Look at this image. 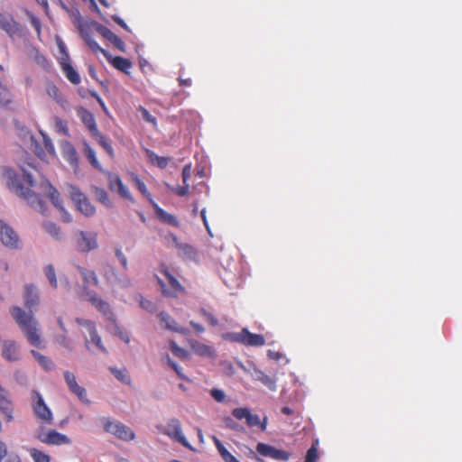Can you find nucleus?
I'll return each instance as SVG.
<instances>
[{
	"label": "nucleus",
	"mask_w": 462,
	"mask_h": 462,
	"mask_svg": "<svg viewBox=\"0 0 462 462\" xmlns=\"http://www.w3.org/2000/svg\"><path fill=\"white\" fill-rule=\"evenodd\" d=\"M190 326L199 333H202L204 331V328L202 325L196 323L194 321H190Z\"/></svg>",
	"instance_id": "nucleus-63"
},
{
	"label": "nucleus",
	"mask_w": 462,
	"mask_h": 462,
	"mask_svg": "<svg viewBox=\"0 0 462 462\" xmlns=\"http://www.w3.org/2000/svg\"><path fill=\"white\" fill-rule=\"evenodd\" d=\"M189 346H190L191 350L195 354H197L200 356H213V353H214L213 349L210 346H208L199 341L191 340L189 342Z\"/></svg>",
	"instance_id": "nucleus-31"
},
{
	"label": "nucleus",
	"mask_w": 462,
	"mask_h": 462,
	"mask_svg": "<svg viewBox=\"0 0 462 462\" xmlns=\"http://www.w3.org/2000/svg\"><path fill=\"white\" fill-rule=\"evenodd\" d=\"M64 159L74 168L79 166V157L75 147L69 142H64L61 146Z\"/></svg>",
	"instance_id": "nucleus-25"
},
{
	"label": "nucleus",
	"mask_w": 462,
	"mask_h": 462,
	"mask_svg": "<svg viewBox=\"0 0 462 462\" xmlns=\"http://www.w3.org/2000/svg\"><path fill=\"white\" fill-rule=\"evenodd\" d=\"M2 356L9 362L20 360L21 355L19 346L14 340H5L2 344Z\"/></svg>",
	"instance_id": "nucleus-20"
},
{
	"label": "nucleus",
	"mask_w": 462,
	"mask_h": 462,
	"mask_svg": "<svg viewBox=\"0 0 462 462\" xmlns=\"http://www.w3.org/2000/svg\"><path fill=\"white\" fill-rule=\"evenodd\" d=\"M252 376L254 381L261 382L271 391L276 390V378L274 376H270L264 374L262 370L256 368L254 369Z\"/></svg>",
	"instance_id": "nucleus-26"
},
{
	"label": "nucleus",
	"mask_w": 462,
	"mask_h": 462,
	"mask_svg": "<svg viewBox=\"0 0 462 462\" xmlns=\"http://www.w3.org/2000/svg\"><path fill=\"white\" fill-rule=\"evenodd\" d=\"M0 239L2 243L11 248H17L19 245V237L14 229L5 225H1L0 227Z\"/></svg>",
	"instance_id": "nucleus-18"
},
{
	"label": "nucleus",
	"mask_w": 462,
	"mask_h": 462,
	"mask_svg": "<svg viewBox=\"0 0 462 462\" xmlns=\"http://www.w3.org/2000/svg\"><path fill=\"white\" fill-rule=\"evenodd\" d=\"M110 370L113 373V374L116 376V378L117 380H119L120 382H122L125 384L131 383V378L128 375L126 370H125V369L121 370V369H116V368H110Z\"/></svg>",
	"instance_id": "nucleus-42"
},
{
	"label": "nucleus",
	"mask_w": 462,
	"mask_h": 462,
	"mask_svg": "<svg viewBox=\"0 0 462 462\" xmlns=\"http://www.w3.org/2000/svg\"><path fill=\"white\" fill-rule=\"evenodd\" d=\"M75 322L82 328L81 333L83 334V336L86 337V335L88 334L90 337V341L87 339L85 342V346L88 349L90 348L89 344L92 343L101 351L106 352V349L102 344L101 337L97 332L96 324L94 321L77 318L75 319Z\"/></svg>",
	"instance_id": "nucleus-6"
},
{
	"label": "nucleus",
	"mask_w": 462,
	"mask_h": 462,
	"mask_svg": "<svg viewBox=\"0 0 462 462\" xmlns=\"http://www.w3.org/2000/svg\"><path fill=\"white\" fill-rule=\"evenodd\" d=\"M34 152L36 153V155L42 159L43 158V155H44V152L42 151V149L41 147H39V145L36 143L35 144V150H34Z\"/></svg>",
	"instance_id": "nucleus-64"
},
{
	"label": "nucleus",
	"mask_w": 462,
	"mask_h": 462,
	"mask_svg": "<svg viewBox=\"0 0 462 462\" xmlns=\"http://www.w3.org/2000/svg\"><path fill=\"white\" fill-rule=\"evenodd\" d=\"M131 178L137 189L143 195V197H145L148 199V201L152 205V202H154V200L144 182L138 177L137 174L134 172L131 173Z\"/></svg>",
	"instance_id": "nucleus-33"
},
{
	"label": "nucleus",
	"mask_w": 462,
	"mask_h": 462,
	"mask_svg": "<svg viewBox=\"0 0 462 462\" xmlns=\"http://www.w3.org/2000/svg\"><path fill=\"white\" fill-rule=\"evenodd\" d=\"M232 340L247 346H262L265 344L264 337L261 334L251 333L247 328L231 335Z\"/></svg>",
	"instance_id": "nucleus-9"
},
{
	"label": "nucleus",
	"mask_w": 462,
	"mask_h": 462,
	"mask_svg": "<svg viewBox=\"0 0 462 462\" xmlns=\"http://www.w3.org/2000/svg\"><path fill=\"white\" fill-rule=\"evenodd\" d=\"M214 444L224 460V462H240L235 456H233L227 448L223 445V443L216 437L213 436L212 438Z\"/></svg>",
	"instance_id": "nucleus-30"
},
{
	"label": "nucleus",
	"mask_w": 462,
	"mask_h": 462,
	"mask_svg": "<svg viewBox=\"0 0 462 462\" xmlns=\"http://www.w3.org/2000/svg\"><path fill=\"white\" fill-rule=\"evenodd\" d=\"M256 451L264 457H270L277 461H287L291 457V453L282 449H278L273 446L259 442L256 445Z\"/></svg>",
	"instance_id": "nucleus-12"
},
{
	"label": "nucleus",
	"mask_w": 462,
	"mask_h": 462,
	"mask_svg": "<svg viewBox=\"0 0 462 462\" xmlns=\"http://www.w3.org/2000/svg\"><path fill=\"white\" fill-rule=\"evenodd\" d=\"M108 183L111 190H116L122 198L132 202L134 201V198L132 197L129 189L124 185L119 176L108 173Z\"/></svg>",
	"instance_id": "nucleus-19"
},
{
	"label": "nucleus",
	"mask_w": 462,
	"mask_h": 462,
	"mask_svg": "<svg viewBox=\"0 0 462 462\" xmlns=\"http://www.w3.org/2000/svg\"><path fill=\"white\" fill-rule=\"evenodd\" d=\"M97 235L95 232L79 231L76 237L78 251L88 253L97 248Z\"/></svg>",
	"instance_id": "nucleus-10"
},
{
	"label": "nucleus",
	"mask_w": 462,
	"mask_h": 462,
	"mask_svg": "<svg viewBox=\"0 0 462 462\" xmlns=\"http://www.w3.org/2000/svg\"><path fill=\"white\" fill-rule=\"evenodd\" d=\"M152 208H153V209L155 211L156 216L162 221L166 222V223H168L170 225H172V226H177L178 225V220H177L176 217L171 215V214H169L164 209L160 208L159 205L155 201L152 202Z\"/></svg>",
	"instance_id": "nucleus-32"
},
{
	"label": "nucleus",
	"mask_w": 462,
	"mask_h": 462,
	"mask_svg": "<svg viewBox=\"0 0 462 462\" xmlns=\"http://www.w3.org/2000/svg\"><path fill=\"white\" fill-rule=\"evenodd\" d=\"M82 144H83L84 153L87 157V160L90 163V165L93 168H95L96 170L102 171H103L102 165L98 162L94 149H92L90 147V145L88 144V143L87 141H84Z\"/></svg>",
	"instance_id": "nucleus-29"
},
{
	"label": "nucleus",
	"mask_w": 462,
	"mask_h": 462,
	"mask_svg": "<svg viewBox=\"0 0 462 462\" xmlns=\"http://www.w3.org/2000/svg\"><path fill=\"white\" fill-rule=\"evenodd\" d=\"M78 114L82 123L88 129L91 134H97L99 131L97 129L94 115L84 107H79L78 109Z\"/></svg>",
	"instance_id": "nucleus-22"
},
{
	"label": "nucleus",
	"mask_w": 462,
	"mask_h": 462,
	"mask_svg": "<svg viewBox=\"0 0 462 462\" xmlns=\"http://www.w3.org/2000/svg\"><path fill=\"white\" fill-rule=\"evenodd\" d=\"M64 379H65V382H66L69 391L72 393L77 395L78 398L82 402H85V403L89 402V401L87 398V392H86L85 388H83L78 384V383L76 381V377L72 373L66 371L64 373Z\"/></svg>",
	"instance_id": "nucleus-17"
},
{
	"label": "nucleus",
	"mask_w": 462,
	"mask_h": 462,
	"mask_svg": "<svg viewBox=\"0 0 462 462\" xmlns=\"http://www.w3.org/2000/svg\"><path fill=\"white\" fill-rule=\"evenodd\" d=\"M161 272L167 278L169 285L171 286V289H166L163 281L158 278V283L161 287L163 295L169 297H177L178 292H184V288L181 286L179 281L170 273V272L166 268L162 269Z\"/></svg>",
	"instance_id": "nucleus-14"
},
{
	"label": "nucleus",
	"mask_w": 462,
	"mask_h": 462,
	"mask_svg": "<svg viewBox=\"0 0 462 462\" xmlns=\"http://www.w3.org/2000/svg\"><path fill=\"white\" fill-rule=\"evenodd\" d=\"M178 81H179L180 86H181V87H190L191 84H192V80L189 78V79H181V78H180L178 79Z\"/></svg>",
	"instance_id": "nucleus-62"
},
{
	"label": "nucleus",
	"mask_w": 462,
	"mask_h": 462,
	"mask_svg": "<svg viewBox=\"0 0 462 462\" xmlns=\"http://www.w3.org/2000/svg\"><path fill=\"white\" fill-rule=\"evenodd\" d=\"M54 127L55 131L62 135L68 136L69 135V128L67 122L58 116L54 117Z\"/></svg>",
	"instance_id": "nucleus-39"
},
{
	"label": "nucleus",
	"mask_w": 462,
	"mask_h": 462,
	"mask_svg": "<svg viewBox=\"0 0 462 462\" xmlns=\"http://www.w3.org/2000/svg\"><path fill=\"white\" fill-rule=\"evenodd\" d=\"M76 268L82 277L85 290L86 287L88 286H98L99 281L95 271L87 269L79 265H77Z\"/></svg>",
	"instance_id": "nucleus-24"
},
{
	"label": "nucleus",
	"mask_w": 462,
	"mask_h": 462,
	"mask_svg": "<svg viewBox=\"0 0 462 462\" xmlns=\"http://www.w3.org/2000/svg\"><path fill=\"white\" fill-rule=\"evenodd\" d=\"M0 410L5 414L6 421H12L13 405L7 392L0 385Z\"/></svg>",
	"instance_id": "nucleus-23"
},
{
	"label": "nucleus",
	"mask_w": 462,
	"mask_h": 462,
	"mask_svg": "<svg viewBox=\"0 0 462 462\" xmlns=\"http://www.w3.org/2000/svg\"><path fill=\"white\" fill-rule=\"evenodd\" d=\"M37 439L44 444L47 445H67L70 444V439L64 434L58 432L55 430H51L45 431L43 430H40L37 434Z\"/></svg>",
	"instance_id": "nucleus-11"
},
{
	"label": "nucleus",
	"mask_w": 462,
	"mask_h": 462,
	"mask_svg": "<svg viewBox=\"0 0 462 462\" xmlns=\"http://www.w3.org/2000/svg\"><path fill=\"white\" fill-rule=\"evenodd\" d=\"M79 33L88 46L91 49V51L95 53H102L113 65L116 69L125 72L126 74L130 73V69L132 68V62L124 57L117 56L115 58H111L109 53L101 48L98 43L94 40L93 33L88 26H80Z\"/></svg>",
	"instance_id": "nucleus-3"
},
{
	"label": "nucleus",
	"mask_w": 462,
	"mask_h": 462,
	"mask_svg": "<svg viewBox=\"0 0 462 462\" xmlns=\"http://www.w3.org/2000/svg\"><path fill=\"white\" fill-rule=\"evenodd\" d=\"M171 190H172L174 193H176L180 197H184L189 193V185L187 183H184L183 186L177 187V188H171Z\"/></svg>",
	"instance_id": "nucleus-53"
},
{
	"label": "nucleus",
	"mask_w": 462,
	"mask_h": 462,
	"mask_svg": "<svg viewBox=\"0 0 462 462\" xmlns=\"http://www.w3.org/2000/svg\"><path fill=\"white\" fill-rule=\"evenodd\" d=\"M245 422L248 427L258 426V424H260V417L257 414H252L250 412Z\"/></svg>",
	"instance_id": "nucleus-52"
},
{
	"label": "nucleus",
	"mask_w": 462,
	"mask_h": 462,
	"mask_svg": "<svg viewBox=\"0 0 462 462\" xmlns=\"http://www.w3.org/2000/svg\"><path fill=\"white\" fill-rule=\"evenodd\" d=\"M29 454L34 462H51V457L48 454L35 448H31Z\"/></svg>",
	"instance_id": "nucleus-38"
},
{
	"label": "nucleus",
	"mask_w": 462,
	"mask_h": 462,
	"mask_svg": "<svg viewBox=\"0 0 462 462\" xmlns=\"http://www.w3.org/2000/svg\"><path fill=\"white\" fill-rule=\"evenodd\" d=\"M88 300L93 306H95L104 315L110 314V306L107 302L100 299L97 293L86 292Z\"/></svg>",
	"instance_id": "nucleus-28"
},
{
	"label": "nucleus",
	"mask_w": 462,
	"mask_h": 462,
	"mask_svg": "<svg viewBox=\"0 0 462 462\" xmlns=\"http://www.w3.org/2000/svg\"><path fill=\"white\" fill-rule=\"evenodd\" d=\"M44 229L47 233L52 236L55 238H59L60 236V228L59 226L52 222H46L43 225Z\"/></svg>",
	"instance_id": "nucleus-47"
},
{
	"label": "nucleus",
	"mask_w": 462,
	"mask_h": 462,
	"mask_svg": "<svg viewBox=\"0 0 462 462\" xmlns=\"http://www.w3.org/2000/svg\"><path fill=\"white\" fill-rule=\"evenodd\" d=\"M43 141H44V146H45V149L47 150V152L51 155L54 154L55 148H54V145L51 143V139L44 137Z\"/></svg>",
	"instance_id": "nucleus-57"
},
{
	"label": "nucleus",
	"mask_w": 462,
	"mask_h": 462,
	"mask_svg": "<svg viewBox=\"0 0 462 462\" xmlns=\"http://www.w3.org/2000/svg\"><path fill=\"white\" fill-rule=\"evenodd\" d=\"M190 170H191V167L190 165H185L182 169V179H183V182L184 183H187V180H189V178L190 177Z\"/></svg>",
	"instance_id": "nucleus-58"
},
{
	"label": "nucleus",
	"mask_w": 462,
	"mask_h": 462,
	"mask_svg": "<svg viewBox=\"0 0 462 462\" xmlns=\"http://www.w3.org/2000/svg\"><path fill=\"white\" fill-rule=\"evenodd\" d=\"M249 413H250V410L245 407L235 408L232 411V415L236 420H246Z\"/></svg>",
	"instance_id": "nucleus-45"
},
{
	"label": "nucleus",
	"mask_w": 462,
	"mask_h": 462,
	"mask_svg": "<svg viewBox=\"0 0 462 462\" xmlns=\"http://www.w3.org/2000/svg\"><path fill=\"white\" fill-rule=\"evenodd\" d=\"M200 217H201V219L203 221V224L208 231V233L211 236V231H210V227H209V225H208V219H207V217H206V209L203 208L201 211H200Z\"/></svg>",
	"instance_id": "nucleus-59"
},
{
	"label": "nucleus",
	"mask_w": 462,
	"mask_h": 462,
	"mask_svg": "<svg viewBox=\"0 0 462 462\" xmlns=\"http://www.w3.org/2000/svg\"><path fill=\"white\" fill-rule=\"evenodd\" d=\"M31 354L45 371H50L52 368L53 364L48 356L42 355L36 350H32Z\"/></svg>",
	"instance_id": "nucleus-35"
},
{
	"label": "nucleus",
	"mask_w": 462,
	"mask_h": 462,
	"mask_svg": "<svg viewBox=\"0 0 462 462\" xmlns=\"http://www.w3.org/2000/svg\"><path fill=\"white\" fill-rule=\"evenodd\" d=\"M44 273L47 277V279L50 282V284L52 288L56 289L58 286L56 273L53 265L49 264L44 268Z\"/></svg>",
	"instance_id": "nucleus-43"
},
{
	"label": "nucleus",
	"mask_w": 462,
	"mask_h": 462,
	"mask_svg": "<svg viewBox=\"0 0 462 462\" xmlns=\"http://www.w3.org/2000/svg\"><path fill=\"white\" fill-rule=\"evenodd\" d=\"M46 93L50 97L55 100L63 109L68 107V101L60 92L59 88L52 83H48L46 87Z\"/></svg>",
	"instance_id": "nucleus-27"
},
{
	"label": "nucleus",
	"mask_w": 462,
	"mask_h": 462,
	"mask_svg": "<svg viewBox=\"0 0 462 462\" xmlns=\"http://www.w3.org/2000/svg\"><path fill=\"white\" fill-rule=\"evenodd\" d=\"M69 193L70 198L75 203L79 211H80L86 217H91L95 214V207L90 203L88 199L86 197L84 193L80 191L79 189L76 187H71Z\"/></svg>",
	"instance_id": "nucleus-8"
},
{
	"label": "nucleus",
	"mask_w": 462,
	"mask_h": 462,
	"mask_svg": "<svg viewBox=\"0 0 462 462\" xmlns=\"http://www.w3.org/2000/svg\"><path fill=\"white\" fill-rule=\"evenodd\" d=\"M203 316L211 326L216 327L218 325V320L213 314L207 311H203Z\"/></svg>",
	"instance_id": "nucleus-56"
},
{
	"label": "nucleus",
	"mask_w": 462,
	"mask_h": 462,
	"mask_svg": "<svg viewBox=\"0 0 462 462\" xmlns=\"http://www.w3.org/2000/svg\"><path fill=\"white\" fill-rule=\"evenodd\" d=\"M224 421H225L226 426L228 429H231L234 430H238L239 429H243L242 427L239 426L238 423H236L233 419L229 418V417L225 418Z\"/></svg>",
	"instance_id": "nucleus-54"
},
{
	"label": "nucleus",
	"mask_w": 462,
	"mask_h": 462,
	"mask_svg": "<svg viewBox=\"0 0 462 462\" xmlns=\"http://www.w3.org/2000/svg\"><path fill=\"white\" fill-rule=\"evenodd\" d=\"M148 157L152 163H156L158 167L163 169L168 165V158L157 155L152 151H147Z\"/></svg>",
	"instance_id": "nucleus-41"
},
{
	"label": "nucleus",
	"mask_w": 462,
	"mask_h": 462,
	"mask_svg": "<svg viewBox=\"0 0 462 462\" xmlns=\"http://www.w3.org/2000/svg\"><path fill=\"white\" fill-rule=\"evenodd\" d=\"M318 459H319L318 449L314 446H312L307 451V454L305 457V462H317Z\"/></svg>",
	"instance_id": "nucleus-50"
},
{
	"label": "nucleus",
	"mask_w": 462,
	"mask_h": 462,
	"mask_svg": "<svg viewBox=\"0 0 462 462\" xmlns=\"http://www.w3.org/2000/svg\"><path fill=\"white\" fill-rule=\"evenodd\" d=\"M162 433L167 435L168 437H170L174 441L179 442L186 448H188L191 451L195 450L194 448L189 444V442L187 440L186 437L184 436V434L182 432V429H181V423L178 419H176V418L171 419L168 421L167 426H166L165 430L162 431Z\"/></svg>",
	"instance_id": "nucleus-7"
},
{
	"label": "nucleus",
	"mask_w": 462,
	"mask_h": 462,
	"mask_svg": "<svg viewBox=\"0 0 462 462\" xmlns=\"http://www.w3.org/2000/svg\"><path fill=\"white\" fill-rule=\"evenodd\" d=\"M140 306L143 310H147V311H149L151 313H153V312H155L157 310V307H156V305L152 301H151L149 300H146V299H144L143 297L141 298V300H140Z\"/></svg>",
	"instance_id": "nucleus-49"
},
{
	"label": "nucleus",
	"mask_w": 462,
	"mask_h": 462,
	"mask_svg": "<svg viewBox=\"0 0 462 462\" xmlns=\"http://www.w3.org/2000/svg\"><path fill=\"white\" fill-rule=\"evenodd\" d=\"M158 318L162 326L168 330L178 332L180 334H186L187 329L179 326L173 318H171L167 312H160Z\"/></svg>",
	"instance_id": "nucleus-21"
},
{
	"label": "nucleus",
	"mask_w": 462,
	"mask_h": 462,
	"mask_svg": "<svg viewBox=\"0 0 462 462\" xmlns=\"http://www.w3.org/2000/svg\"><path fill=\"white\" fill-rule=\"evenodd\" d=\"M12 96L9 89L0 82V106H5L11 104Z\"/></svg>",
	"instance_id": "nucleus-40"
},
{
	"label": "nucleus",
	"mask_w": 462,
	"mask_h": 462,
	"mask_svg": "<svg viewBox=\"0 0 462 462\" xmlns=\"http://www.w3.org/2000/svg\"><path fill=\"white\" fill-rule=\"evenodd\" d=\"M139 111L141 112L142 117L144 121L152 124L153 126L155 127L157 126L156 118L153 116H152L146 108L140 106Z\"/></svg>",
	"instance_id": "nucleus-48"
},
{
	"label": "nucleus",
	"mask_w": 462,
	"mask_h": 462,
	"mask_svg": "<svg viewBox=\"0 0 462 462\" xmlns=\"http://www.w3.org/2000/svg\"><path fill=\"white\" fill-rule=\"evenodd\" d=\"M59 48L60 52L64 55L61 58L60 66L63 72L66 75V78L74 85H78L80 83V77L79 73L73 69V67L69 62V55L65 51V46L63 43L59 44Z\"/></svg>",
	"instance_id": "nucleus-15"
},
{
	"label": "nucleus",
	"mask_w": 462,
	"mask_h": 462,
	"mask_svg": "<svg viewBox=\"0 0 462 462\" xmlns=\"http://www.w3.org/2000/svg\"><path fill=\"white\" fill-rule=\"evenodd\" d=\"M19 167L23 172V180L27 183V187H23L20 182L14 170L4 168L3 176L6 180L8 189L26 200L32 208L42 214H44L46 209L42 197L47 195L54 207L60 209L62 221L67 223L71 222L72 217L70 214L63 208L59 191L40 173L33 160L25 158L19 162Z\"/></svg>",
	"instance_id": "nucleus-1"
},
{
	"label": "nucleus",
	"mask_w": 462,
	"mask_h": 462,
	"mask_svg": "<svg viewBox=\"0 0 462 462\" xmlns=\"http://www.w3.org/2000/svg\"><path fill=\"white\" fill-rule=\"evenodd\" d=\"M113 20L122 28H124L125 31L130 32L129 27L127 24L124 22V20L118 16H113Z\"/></svg>",
	"instance_id": "nucleus-61"
},
{
	"label": "nucleus",
	"mask_w": 462,
	"mask_h": 462,
	"mask_svg": "<svg viewBox=\"0 0 462 462\" xmlns=\"http://www.w3.org/2000/svg\"><path fill=\"white\" fill-rule=\"evenodd\" d=\"M210 395L212 396V398L217 402H222L225 401V398H226V394L225 393L220 390V389H217V388H213L211 391H210Z\"/></svg>",
	"instance_id": "nucleus-51"
},
{
	"label": "nucleus",
	"mask_w": 462,
	"mask_h": 462,
	"mask_svg": "<svg viewBox=\"0 0 462 462\" xmlns=\"http://www.w3.org/2000/svg\"><path fill=\"white\" fill-rule=\"evenodd\" d=\"M32 407L34 415L38 420H40L42 423L51 425L53 422V415L50 408L45 403L41 393L33 390L32 391Z\"/></svg>",
	"instance_id": "nucleus-5"
},
{
	"label": "nucleus",
	"mask_w": 462,
	"mask_h": 462,
	"mask_svg": "<svg viewBox=\"0 0 462 462\" xmlns=\"http://www.w3.org/2000/svg\"><path fill=\"white\" fill-rule=\"evenodd\" d=\"M6 444L0 440V462H21L18 456H9Z\"/></svg>",
	"instance_id": "nucleus-36"
},
{
	"label": "nucleus",
	"mask_w": 462,
	"mask_h": 462,
	"mask_svg": "<svg viewBox=\"0 0 462 462\" xmlns=\"http://www.w3.org/2000/svg\"><path fill=\"white\" fill-rule=\"evenodd\" d=\"M99 143V145L107 152L110 158H115V152L112 147L110 140L103 135L100 132L97 134L92 135Z\"/></svg>",
	"instance_id": "nucleus-34"
},
{
	"label": "nucleus",
	"mask_w": 462,
	"mask_h": 462,
	"mask_svg": "<svg viewBox=\"0 0 462 462\" xmlns=\"http://www.w3.org/2000/svg\"><path fill=\"white\" fill-rule=\"evenodd\" d=\"M167 363L169 366L177 374V375L183 380H188L187 376L183 374L182 368L167 355Z\"/></svg>",
	"instance_id": "nucleus-46"
},
{
	"label": "nucleus",
	"mask_w": 462,
	"mask_h": 462,
	"mask_svg": "<svg viewBox=\"0 0 462 462\" xmlns=\"http://www.w3.org/2000/svg\"><path fill=\"white\" fill-rule=\"evenodd\" d=\"M96 30L97 32L104 37L106 40H107L109 42H111L116 49L122 52H125V44L123 42V40L117 36L116 33H114L109 28L96 23Z\"/></svg>",
	"instance_id": "nucleus-16"
},
{
	"label": "nucleus",
	"mask_w": 462,
	"mask_h": 462,
	"mask_svg": "<svg viewBox=\"0 0 462 462\" xmlns=\"http://www.w3.org/2000/svg\"><path fill=\"white\" fill-rule=\"evenodd\" d=\"M105 431L114 435L124 441H131L134 439V431L126 425L117 420H112L108 418L101 420Z\"/></svg>",
	"instance_id": "nucleus-4"
},
{
	"label": "nucleus",
	"mask_w": 462,
	"mask_h": 462,
	"mask_svg": "<svg viewBox=\"0 0 462 462\" xmlns=\"http://www.w3.org/2000/svg\"><path fill=\"white\" fill-rule=\"evenodd\" d=\"M0 30L4 31L9 37L13 38L22 34L23 27L12 14H6L0 12Z\"/></svg>",
	"instance_id": "nucleus-13"
},
{
	"label": "nucleus",
	"mask_w": 462,
	"mask_h": 462,
	"mask_svg": "<svg viewBox=\"0 0 462 462\" xmlns=\"http://www.w3.org/2000/svg\"><path fill=\"white\" fill-rule=\"evenodd\" d=\"M31 22L35 30L40 33L41 32V23L38 18H36L33 14H30Z\"/></svg>",
	"instance_id": "nucleus-60"
},
{
	"label": "nucleus",
	"mask_w": 462,
	"mask_h": 462,
	"mask_svg": "<svg viewBox=\"0 0 462 462\" xmlns=\"http://www.w3.org/2000/svg\"><path fill=\"white\" fill-rule=\"evenodd\" d=\"M96 199L107 208H112L113 204L109 199L108 193L102 188H95Z\"/></svg>",
	"instance_id": "nucleus-37"
},
{
	"label": "nucleus",
	"mask_w": 462,
	"mask_h": 462,
	"mask_svg": "<svg viewBox=\"0 0 462 462\" xmlns=\"http://www.w3.org/2000/svg\"><path fill=\"white\" fill-rule=\"evenodd\" d=\"M116 255L119 260L120 263L122 264L123 268L127 269V259L121 249L118 248L116 250Z\"/></svg>",
	"instance_id": "nucleus-55"
},
{
	"label": "nucleus",
	"mask_w": 462,
	"mask_h": 462,
	"mask_svg": "<svg viewBox=\"0 0 462 462\" xmlns=\"http://www.w3.org/2000/svg\"><path fill=\"white\" fill-rule=\"evenodd\" d=\"M25 307L30 310V313L25 312L20 307H13L10 313L16 324L24 334L27 341L32 346L43 348L42 335L39 323L33 317L32 310L40 302V297L36 287L33 284L25 286Z\"/></svg>",
	"instance_id": "nucleus-2"
},
{
	"label": "nucleus",
	"mask_w": 462,
	"mask_h": 462,
	"mask_svg": "<svg viewBox=\"0 0 462 462\" xmlns=\"http://www.w3.org/2000/svg\"><path fill=\"white\" fill-rule=\"evenodd\" d=\"M170 345H171V350L174 356H176L177 357H179L180 359L188 358V356H189L188 352L184 348L179 346L175 341H171Z\"/></svg>",
	"instance_id": "nucleus-44"
}]
</instances>
